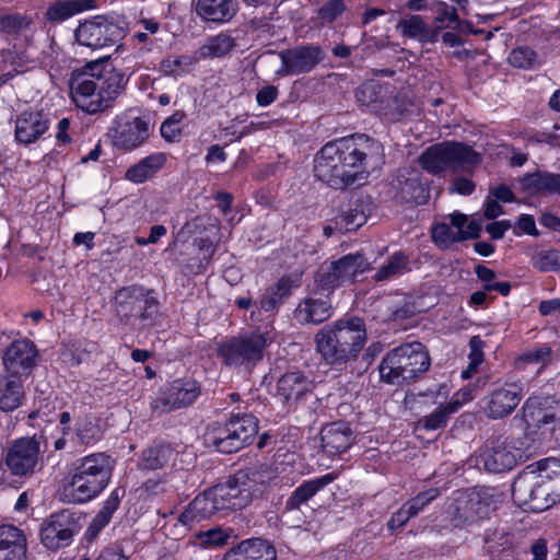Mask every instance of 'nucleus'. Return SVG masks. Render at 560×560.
Listing matches in <instances>:
<instances>
[{"label": "nucleus", "instance_id": "obj_1", "mask_svg": "<svg viewBox=\"0 0 560 560\" xmlns=\"http://www.w3.org/2000/svg\"><path fill=\"white\" fill-rule=\"evenodd\" d=\"M384 148L366 135L327 142L314 158V175L328 186L342 189L360 184L384 164Z\"/></svg>", "mask_w": 560, "mask_h": 560}, {"label": "nucleus", "instance_id": "obj_2", "mask_svg": "<svg viewBox=\"0 0 560 560\" xmlns=\"http://www.w3.org/2000/svg\"><path fill=\"white\" fill-rule=\"evenodd\" d=\"M125 83V75L113 68L73 73L70 79L71 97L78 108L88 114H96L112 106Z\"/></svg>", "mask_w": 560, "mask_h": 560}, {"label": "nucleus", "instance_id": "obj_3", "mask_svg": "<svg viewBox=\"0 0 560 560\" xmlns=\"http://www.w3.org/2000/svg\"><path fill=\"white\" fill-rule=\"evenodd\" d=\"M364 320L358 316L339 318L316 335V348L330 364H343L358 358L366 342Z\"/></svg>", "mask_w": 560, "mask_h": 560}, {"label": "nucleus", "instance_id": "obj_4", "mask_svg": "<svg viewBox=\"0 0 560 560\" xmlns=\"http://www.w3.org/2000/svg\"><path fill=\"white\" fill-rule=\"evenodd\" d=\"M114 467L115 459L103 452L75 459L67 486L73 501L83 503L97 497L108 486Z\"/></svg>", "mask_w": 560, "mask_h": 560}, {"label": "nucleus", "instance_id": "obj_5", "mask_svg": "<svg viewBox=\"0 0 560 560\" xmlns=\"http://www.w3.org/2000/svg\"><path fill=\"white\" fill-rule=\"evenodd\" d=\"M430 355L419 341L402 343L383 358L380 364L382 381L400 385L416 380L430 368Z\"/></svg>", "mask_w": 560, "mask_h": 560}, {"label": "nucleus", "instance_id": "obj_6", "mask_svg": "<svg viewBox=\"0 0 560 560\" xmlns=\"http://www.w3.org/2000/svg\"><path fill=\"white\" fill-rule=\"evenodd\" d=\"M114 305L119 323L133 330L152 326L159 314L154 291L140 285L124 287L116 291Z\"/></svg>", "mask_w": 560, "mask_h": 560}, {"label": "nucleus", "instance_id": "obj_7", "mask_svg": "<svg viewBox=\"0 0 560 560\" xmlns=\"http://www.w3.org/2000/svg\"><path fill=\"white\" fill-rule=\"evenodd\" d=\"M261 467L253 466L237 471L226 481L210 488L221 515L246 508L265 483Z\"/></svg>", "mask_w": 560, "mask_h": 560}, {"label": "nucleus", "instance_id": "obj_8", "mask_svg": "<svg viewBox=\"0 0 560 560\" xmlns=\"http://www.w3.org/2000/svg\"><path fill=\"white\" fill-rule=\"evenodd\" d=\"M420 162L427 172L434 175L445 172L471 173L480 164L481 158L467 144L443 141L428 148L421 154Z\"/></svg>", "mask_w": 560, "mask_h": 560}, {"label": "nucleus", "instance_id": "obj_9", "mask_svg": "<svg viewBox=\"0 0 560 560\" xmlns=\"http://www.w3.org/2000/svg\"><path fill=\"white\" fill-rule=\"evenodd\" d=\"M272 342L269 331L259 329L222 340L218 347V357L228 366H255L264 358L265 349Z\"/></svg>", "mask_w": 560, "mask_h": 560}, {"label": "nucleus", "instance_id": "obj_10", "mask_svg": "<svg viewBox=\"0 0 560 560\" xmlns=\"http://www.w3.org/2000/svg\"><path fill=\"white\" fill-rule=\"evenodd\" d=\"M258 432V420L250 413L232 415L225 424L211 434V444L223 454L238 452L252 444Z\"/></svg>", "mask_w": 560, "mask_h": 560}, {"label": "nucleus", "instance_id": "obj_11", "mask_svg": "<svg viewBox=\"0 0 560 560\" xmlns=\"http://www.w3.org/2000/svg\"><path fill=\"white\" fill-rule=\"evenodd\" d=\"M42 436L33 435L13 440L7 447L3 463L16 478H31L42 465Z\"/></svg>", "mask_w": 560, "mask_h": 560}, {"label": "nucleus", "instance_id": "obj_12", "mask_svg": "<svg viewBox=\"0 0 560 560\" xmlns=\"http://www.w3.org/2000/svg\"><path fill=\"white\" fill-rule=\"evenodd\" d=\"M127 23L122 19H108L104 15L94 16L80 24L75 30V39L92 49L113 46L126 35Z\"/></svg>", "mask_w": 560, "mask_h": 560}, {"label": "nucleus", "instance_id": "obj_13", "mask_svg": "<svg viewBox=\"0 0 560 560\" xmlns=\"http://www.w3.org/2000/svg\"><path fill=\"white\" fill-rule=\"evenodd\" d=\"M201 395V385L191 377L176 378L151 401V409L159 415L191 406Z\"/></svg>", "mask_w": 560, "mask_h": 560}, {"label": "nucleus", "instance_id": "obj_14", "mask_svg": "<svg viewBox=\"0 0 560 560\" xmlns=\"http://www.w3.org/2000/svg\"><path fill=\"white\" fill-rule=\"evenodd\" d=\"M523 396L524 384L521 381L493 383L483 398L482 410L490 419H503L516 409Z\"/></svg>", "mask_w": 560, "mask_h": 560}, {"label": "nucleus", "instance_id": "obj_15", "mask_svg": "<svg viewBox=\"0 0 560 560\" xmlns=\"http://www.w3.org/2000/svg\"><path fill=\"white\" fill-rule=\"evenodd\" d=\"M79 532V525L74 513L69 510L51 514L40 527V541L51 550L69 546L74 535Z\"/></svg>", "mask_w": 560, "mask_h": 560}, {"label": "nucleus", "instance_id": "obj_16", "mask_svg": "<svg viewBox=\"0 0 560 560\" xmlns=\"http://www.w3.org/2000/svg\"><path fill=\"white\" fill-rule=\"evenodd\" d=\"M109 137L116 148L132 151L148 139L149 125L143 118L126 113L115 119Z\"/></svg>", "mask_w": 560, "mask_h": 560}, {"label": "nucleus", "instance_id": "obj_17", "mask_svg": "<svg viewBox=\"0 0 560 560\" xmlns=\"http://www.w3.org/2000/svg\"><path fill=\"white\" fill-rule=\"evenodd\" d=\"M521 458L522 451L502 438L491 440L479 454V463L487 471L495 474L512 469Z\"/></svg>", "mask_w": 560, "mask_h": 560}, {"label": "nucleus", "instance_id": "obj_18", "mask_svg": "<svg viewBox=\"0 0 560 560\" xmlns=\"http://www.w3.org/2000/svg\"><path fill=\"white\" fill-rule=\"evenodd\" d=\"M280 59L282 66L277 73L296 75L312 71L324 59V52L320 46L306 44L281 51Z\"/></svg>", "mask_w": 560, "mask_h": 560}, {"label": "nucleus", "instance_id": "obj_19", "mask_svg": "<svg viewBox=\"0 0 560 560\" xmlns=\"http://www.w3.org/2000/svg\"><path fill=\"white\" fill-rule=\"evenodd\" d=\"M36 346L26 339L15 340L4 350L2 362L7 374L25 380L36 364Z\"/></svg>", "mask_w": 560, "mask_h": 560}, {"label": "nucleus", "instance_id": "obj_20", "mask_svg": "<svg viewBox=\"0 0 560 560\" xmlns=\"http://www.w3.org/2000/svg\"><path fill=\"white\" fill-rule=\"evenodd\" d=\"M314 389V383L301 371H291L281 375L277 382L276 396L288 409L306 400Z\"/></svg>", "mask_w": 560, "mask_h": 560}, {"label": "nucleus", "instance_id": "obj_21", "mask_svg": "<svg viewBox=\"0 0 560 560\" xmlns=\"http://www.w3.org/2000/svg\"><path fill=\"white\" fill-rule=\"evenodd\" d=\"M334 314L330 296L314 289L302 299L293 311V319L300 325H319Z\"/></svg>", "mask_w": 560, "mask_h": 560}, {"label": "nucleus", "instance_id": "obj_22", "mask_svg": "<svg viewBox=\"0 0 560 560\" xmlns=\"http://www.w3.org/2000/svg\"><path fill=\"white\" fill-rule=\"evenodd\" d=\"M495 502L493 489H470L457 500L456 511L465 521L475 522L487 517Z\"/></svg>", "mask_w": 560, "mask_h": 560}, {"label": "nucleus", "instance_id": "obj_23", "mask_svg": "<svg viewBox=\"0 0 560 560\" xmlns=\"http://www.w3.org/2000/svg\"><path fill=\"white\" fill-rule=\"evenodd\" d=\"M50 126L47 113L39 109H28L20 113L15 118L14 137L21 144H32L46 133Z\"/></svg>", "mask_w": 560, "mask_h": 560}, {"label": "nucleus", "instance_id": "obj_24", "mask_svg": "<svg viewBox=\"0 0 560 560\" xmlns=\"http://www.w3.org/2000/svg\"><path fill=\"white\" fill-rule=\"evenodd\" d=\"M211 489L203 491L179 514L178 522L185 526L191 527L195 524L209 520L215 515H221L218 504Z\"/></svg>", "mask_w": 560, "mask_h": 560}, {"label": "nucleus", "instance_id": "obj_25", "mask_svg": "<svg viewBox=\"0 0 560 560\" xmlns=\"http://www.w3.org/2000/svg\"><path fill=\"white\" fill-rule=\"evenodd\" d=\"M322 448L329 455H339L348 451L353 443V432L343 421L325 425L320 431Z\"/></svg>", "mask_w": 560, "mask_h": 560}, {"label": "nucleus", "instance_id": "obj_26", "mask_svg": "<svg viewBox=\"0 0 560 560\" xmlns=\"http://www.w3.org/2000/svg\"><path fill=\"white\" fill-rule=\"evenodd\" d=\"M24 532L11 524H0V560H26Z\"/></svg>", "mask_w": 560, "mask_h": 560}, {"label": "nucleus", "instance_id": "obj_27", "mask_svg": "<svg viewBox=\"0 0 560 560\" xmlns=\"http://www.w3.org/2000/svg\"><path fill=\"white\" fill-rule=\"evenodd\" d=\"M223 560H277V552L264 539H248L228 551Z\"/></svg>", "mask_w": 560, "mask_h": 560}, {"label": "nucleus", "instance_id": "obj_28", "mask_svg": "<svg viewBox=\"0 0 560 560\" xmlns=\"http://www.w3.org/2000/svg\"><path fill=\"white\" fill-rule=\"evenodd\" d=\"M521 190L529 196L560 195V177L547 172L526 174L520 179Z\"/></svg>", "mask_w": 560, "mask_h": 560}, {"label": "nucleus", "instance_id": "obj_29", "mask_svg": "<svg viewBox=\"0 0 560 560\" xmlns=\"http://www.w3.org/2000/svg\"><path fill=\"white\" fill-rule=\"evenodd\" d=\"M550 398L530 396L522 407L523 419L528 428H540L542 424L555 422V412L549 406Z\"/></svg>", "mask_w": 560, "mask_h": 560}, {"label": "nucleus", "instance_id": "obj_30", "mask_svg": "<svg viewBox=\"0 0 560 560\" xmlns=\"http://www.w3.org/2000/svg\"><path fill=\"white\" fill-rule=\"evenodd\" d=\"M337 478L335 474H326L312 480L304 481L299 486L285 501V510H300L307 503L319 490L331 483Z\"/></svg>", "mask_w": 560, "mask_h": 560}, {"label": "nucleus", "instance_id": "obj_31", "mask_svg": "<svg viewBox=\"0 0 560 560\" xmlns=\"http://www.w3.org/2000/svg\"><path fill=\"white\" fill-rule=\"evenodd\" d=\"M542 482L534 472V465H528L517 475L512 485V498L520 506H527L530 510L533 495L536 488Z\"/></svg>", "mask_w": 560, "mask_h": 560}, {"label": "nucleus", "instance_id": "obj_32", "mask_svg": "<svg viewBox=\"0 0 560 560\" xmlns=\"http://www.w3.org/2000/svg\"><path fill=\"white\" fill-rule=\"evenodd\" d=\"M166 163V154L155 152L127 168L125 178L135 184H142L152 178Z\"/></svg>", "mask_w": 560, "mask_h": 560}, {"label": "nucleus", "instance_id": "obj_33", "mask_svg": "<svg viewBox=\"0 0 560 560\" xmlns=\"http://www.w3.org/2000/svg\"><path fill=\"white\" fill-rule=\"evenodd\" d=\"M24 380L11 375L0 376V410L9 412L22 406L25 392Z\"/></svg>", "mask_w": 560, "mask_h": 560}, {"label": "nucleus", "instance_id": "obj_34", "mask_svg": "<svg viewBox=\"0 0 560 560\" xmlns=\"http://www.w3.org/2000/svg\"><path fill=\"white\" fill-rule=\"evenodd\" d=\"M341 284L354 281L355 278L370 269V264L360 253L348 254L330 261Z\"/></svg>", "mask_w": 560, "mask_h": 560}, {"label": "nucleus", "instance_id": "obj_35", "mask_svg": "<svg viewBox=\"0 0 560 560\" xmlns=\"http://www.w3.org/2000/svg\"><path fill=\"white\" fill-rule=\"evenodd\" d=\"M235 47V39L225 33L209 37L195 52L198 60L221 58Z\"/></svg>", "mask_w": 560, "mask_h": 560}, {"label": "nucleus", "instance_id": "obj_36", "mask_svg": "<svg viewBox=\"0 0 560 560\" xmlns=\"http://www.w3.org/2000/svg\"><path fill=\"white\" fill-rule=\"evenodd\" d=\"M394 86L389 83L381 84L376 81H368L363 83L355 92L357 101L366 106L371 112L375 110V106L388 96Z\"/></svg>", "mask_w": 560, "mask_h": 560}, {"label": "nucleus", "instance_id": "obj_37", "mask_svg": "<svg viewBox=\"0 0 560 560\" xmlns=\"http://www.w3.org/2000/svg\"><path fill=\"white\" fill-rule=\"evenodd\" d=\"M405 36L417 38L421 43H434L438 40V28L429 27L419 15H411L398 23Z\"/></svg>", "mask_w": 560, "mask_h": 560}, {"label": "nucleus", "instance_id": "obj_38", "mask_svg": "<svg viewBox=\"0 0 560 560\" xmlns=\"http://www.w3.org/2000/svg\"><path fill=\"white\" fill-rule=\"evenodd\" d=\"M196 13L205 21L229 22L235 14L233 2H196Z\"/></svg>", "mask_w": 560, "mask_h": 560}, {"label": "nucleus", "instance_id": "obj_39", "mask_svg": "<svg viewBox=\"0 0 560 560\" xmlns=\"http://www.w3.org/2000/svg\"><path fill=\"white\" fill-rule=\"evenodd\" d=\"M458 411L457 402H446L439 406L430 415L420 418L417 422L418 430L434 431L446 427L452 415Z\"/></svg>", "mask_w": 560, "mask_h": 560}, {"label": "nucleus", "instance_id": "obj_40", "mask_svg": "<svg viewBox=\"0 0 560 560\" xmlns=\"http://www.w3.org/2000/svg\"><path fill=\"white\" fill-rule=\"evenodd\" d=\"M409 257L402 252L394 253L374 275V280L377 282H384L393 280L408 271H410Z\"/></svg>", "mask_w": 560, "mask_h": 560}, {"label": "nucleus", "instance_id": "obj_41", "mask_svg": "<svg viewBox=\"0 0 560 560\" xmlns=\"http://www.w3.org/2000/svg\"><path fill=\"white\" fill-rule=\"evenodd\" d=\"M407 105L402 98H400L396 89L393 88L392 92L388 93L387 97L383 98L380 105L375 106L374 114L383 117L387 121H398L407 114Z\"/></svg>", "mask_w": 560, "mask_h": 560}, {"label": "nucleus", "instance_id": "obj_42", "mask_svg": "<svg viewBox=\"0 0 560 560\" xmlns=\"http://www.w3.org/2000/svg\"><path fill=\"white\" fill-rule=\"evenodd\" d=\"M533 465L538 479L549 485L555 492H558L555 497L560 495V459L545 458Z\"/></svg>", "mask_w": 560, "mask_h": 560}, {"label": "nucleus", "instance_id": "obj_43", "mask_svg": "<svg viewBox=\"0 0 560 560\" xmlns=\"http://www.w3.org/2000/svg\"><path fill=\"white\" fill-rule=\"evenodd\" d=\"M196 52L192 55L168 56L160 63V71L165 75L183 77L189 73L198 62Z\"/></svg>", "mask_w": 560, "mask_h": 560}, {"label": "nucleus", "instance_id": "obj_44", "mask_svg": "<svg viewBox=\"0 0 560 560\" xmlns=\"http://www.w3.org/2000/svg\"><path fill=\"white\" fill-rule=\"evenodd\" d=\"M74 436L80 444L90 446L102 439L103 431L93 417H84L75 421Z\"/></svg>", "mask_w": 560, "mask_h": 560}, {"label": "nucleus", "instance_id": "obj_45", "mask_svg": "<svg viewBox=\"0 0 560 560\" xmlns=\"http://www.w3.org/2000/svg\"><path fill=\"white\" fill-rule=\"evenodd\" d=\"M92 2H54L46 11V19L51 23H60L77 13L94 8Z\"/></svg>", "mask_w": 560, "mask_h": 560}, {"label": "nucleus", "instance_id": "obj_46", "mask_svg": "<svg viewBox=\"0 0 560 560\" xmlns=\"http://www.w3.org/2000/svg\"><path fill=\"white\" fill-rule=\"evenodd\" d=\"M172 451L167 445H154L143 451L139 460V468L155 470L162 468L170 459Z\"/></svg>", "mask_w": 560, "mask_h": 560}, {"label": "nucleus", "instance_id": "obj_47", "mask_svg": "<svg viewBox=\"0 0 560 560\" xmlns=\"http://www.w3.org/2000/svg\"><path fill=\"white\" fill-rule=\"evenodd\" d=\"M530 264L540 272L560 270V250L536 248L530 253Z\"/></svg>", "mask_w": 560, "mask_h": 560}, {"label": "nucleus", "instance_id": "obj_48", "mask_svg": "<svg viewBox=\"0 0 560 560\" xmlns=\"http://www.w3.org/2000/svg\"><path fill=\"white\" fill-rule=\"evenodd\" d=\"M340 285L342 284L336 275L335 268L330 262H324L315 275V290L330 296Z\"/></svg>", "mask_w": 560, "mask_h": 560}, {"label": "nucleus", "instance_id": "obj_49", "mask_svg": "<svg viewBox=\"0 0 560 560\" xmlns=\"http://www.w3.org/2000/svg\"><path fill=\"white\" fill-rule=\"evenodd\" d=\"M398 177L399 182V195L404 201H413L416 203H422L424 201L423 187L420 183L419 176L416 172L411 174L405 182Z\"/></svg>", "mask_w": 560, "mask_h": 560}, {"label": "nucleus", "instance_id": "obj_50", "mask_svg": "<svg viewBox=\"0 0 560 560\" xmlns=\"http://www.w3.org/2000/svg\"><path fill=\"white\" fill-rule=\"evenodd\" d=\"M475 273H476L477 278L483 282L485 291H487V292L497 291L503 296H506L510 294V291H511L510 282H508V281L495 282L494 281L495 272L492 269H490L483 265H478L475 267Z\"/></svg>", "mask_w": 560, "mask_h": 560}, {"label": "nucleus", "instance_id": "obj_51", "mask_svg": "<svg viewBox=\"0 0 560 560\" xmlns=\"http://www.w3.org/2000/svg\"><path fill=\"white\" fill-rule=\"evenodd\" d=\"M185 118V112L177 110L162 122L160 132L165 141L173 143L180 140L183 130L182 122Z\"/></svg>", "mask_w": 560, "mask_h": 560}, {"label": "nucleus", "instance_id": "obj_52", "mask_svg": "<svg viewBox=\"0 0 560 560\" xmlns=\"http://www.w3.org/2000/svg\"><path fill=\"white\" fill-rule=\"evenodd\" d=\"M557 493L558 492H555L549 485L539 482V486L536 488L533 495L534 500L530 504V510L541 512L551 508L560 501V495L555 497Z\"/></svg>", "mask_w": 560, "mask_h": 560}, {"label": "nucleus", "instance_id": "obj_53", "mask_svg": "<svg viewBox=\"0 0 560 560\" xmlns=\"http://www.w3.org/2000/svg\"><path fill=\"white\" fill-rule=\"evenodd\" d=\"M508 60L511 66L521 69H532L539 65L537 54L527 46L514 48Z\"/></svg>", "mask_w": 560, "mask_h": 560}, {"label": "nucleus", "instance_id": "obj_54", "mask_svg": "<svg viewBox=\"0 0 560 560\" xmlns=\"http://www.w3.org/2000/svg\"><path fill=\"white\" fill-rule=\"evenodd\" d=\"M365 221L366 217L364 212L355 206L354 208L350 207L347 211L341 212L336 219V224L341 230L353 231L362 226Z\"/></svg>", "mask_w": 560, "mask_h": 560}, {"label": "nucleus", "instance_id": "obj_55", "mask_svg": "<svg viewBox=\"0 0 560 560\" xmlns=\"http://www.w3.org/2000/svg\"><path fill=\"white\" fill-rule=\"evenodd\" d=\"M436 8L434 9V21L438 28V35L440 34V30L444 27H456L458 24V15L456 9L454 7H450L446 2H436Z\"/></svg>", "mask_w": 560, "mask_h": 560}, {"label": "nucleus", "instance_id": "obj_56", "mask_svg": "<svg viewBox=\"0 0 560 560\" xmlns=\"http://www.w3.org/2000/svg\"><path fill=\"white\" fill-rule=\"evenodd\" d=\"M197 541L205 548L221 547L228 544L230 533L223 530L221 527H213L206 532H200L196 536Z\"/></svg>", "mask_w": 560, "mask_h": 560}, {"label": "nucleus", "instance_id": "obj_57", "mask_svg": "<svg viewBox=\"0 0 560 560\" xmlns=\"http://www.w3.org/2000/svg\"><path fill=\"white\" fill-rule=\"evenodd\" d=\"M483 346L485 342L479 336H474L469 340V364L468 370L463 372V377H468L469 373H476L478 366L483 362Z\"/></svg>", "mask_w": 560, "mask_h": 560}, {"label": "nucleus", "instance_id": "obj_58", "mask_svg": "<svg viewBox=\"0 0 560 560\" xmlns=\"http://www.w3.org/2000/svg\"><path fill=\"white\" fill-rule=\"evenodd\" d=\"M459 236L460 233L455 232L447 223H438L432 229V238L440 246H448L452 243L460 242L462 238Z\"/></svg>", "mask_w": 560, "mask_h": 560}, {"label": "nucleus", "instance_id": "obj_59", "mask_svg": "<svg viewBox=\"0 0 560 560\" xmlns=\"http://www.w3.org/2000/svg\"><path fill=\"white\" fill-rule=\"evenodd\" d=\"M122 494L124 491L120 490L119 488L113 490L108 498L104 501L102 509L95 516L102 520L104 523L108 524L112 520L113 514L120 504Z\"/></svg>", "mask_w": 560, "mask_h": 560}, {"label": "nucleus", "instance_id": "obj_60", "mask_svg": "<svg viewBox=\"0 0 560 560\" xmlns=\"http://www.w3.org/2000/svg\"><path fill=\"white\" fill-rule=\"evenodd\" d=\"M300 285L301 278L299 276L284 275L270 287L282 300L285 301L292 294L293 290Z\"/></svg>", "mask_w": 560, "mask_h": 560}, {"label": "nucleus", "instance_id": "obj_61", "mask_svg": "<svg viewBox=\"0 0 560 560\" xmlns=\"http://www.w3.org/2000/svg\"><path fill=\"white\" fill-rule=\"evenodd\" d=\"M31 21L21 14H8L0 19V28L9 34H16L28 27Z\"/></svg>", "mask_w": 560, "mask_h": 560}, {"label": "nucleus", "instance_id": "obj_62", "mask_svg": "<svg viewBox=\"0 0 560 560\" xmlns=\"http://www.w3.org/2000/svg\"><path fill=\"white\" fill-rule=\"evenodd\" d=\"M283 303L284 300L269 287L259 300V307L265 312L276 313Z\"/></svg>", "mask_w": 560, "mask_h": 560}, {"label": "nucleus", "instance_id": "obj_63", "mask_svg": "<svg viewBox=\"0 0 560 560\" xmlns=\"http://www.w3.org/2000/svg\"><path fill=\"white\" fill-rule=\"evenodd\" d=\"M345 11L343 2H325L318 10L320 23H330Z\"/></svg>", "mask_w": 560, "mask_h": 560}, {"label": "nucleus", "instance_id": "obj_64", "mask_svg": "<svg viewBox=\"0 0 560 560\" xmlns=\"http://www.w3.org/2000/svg\"><path fill=\"white\" fill-rule=\"evenodd\" d=\"M413 515L404 503L395 513L392 514L387 527L389 530L394 532L407 524V522L412 518Z\"/></svg>", "mask_w": 560, "mask_h": 560}]
</instances>
